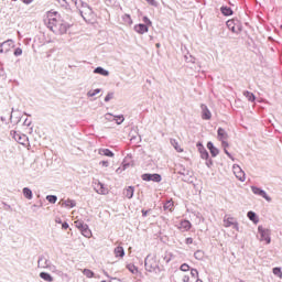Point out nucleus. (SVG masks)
Masks as SVG:
<instances>
[{"label":"nucleus","mask_w":282,"mask_h":282,"mask_svg":"<svg viewBox=\"0 0 282 282\" xmlns=\"http://www.w3.org/2000/svg\"><path fill=\"white\" fill-rule=\"evenodd\" d=\"M47 19H48V28L55 34H66L67 30H69V24H67V22L61 20V15H58V12L48 11Z\"/></svg>","instance_id":"obj_1"},{"label":"nucleus","mask_w":282,"mask_h":282,"mask_svg":"<svg viewBox=\"0 0 282 282\" xmlns=\"http://www.w3.org/2000/svg\"><path fill=\"white\" fill-rule=\"evenodd\" d=\"M62 228L64 230H67V228H69V224H67V223L62 224Z\"/></svg>","instance_id":"obj_57"},{"label":"nucleus","mask_w":282,"mask_h":282,"mask_svg":"<svg viewBox=\"0 0 282 282\" xmlns=\"http://www.w3.org/2000/svg\"><path fill=\"white\" fill-rule=\"evenodd\" d=\"M273 274L280 279H282L281 268H273Z\"/></svg>","instance_id":"obj_41"},{"label":"nucleus","mask_w":282,"mask_h":282,"mask_svg":"<svg viewBox=\"0 0 282 282\" xmlns=\"http://www.w3.org/2000/svg\"><path fill=\"white\" fill-rule=\"evenodd\" d=\"M133 193H135V189L133 188V186H128L126 189H123V195L128 199H132L133 198Z\"/></svg>","instance_id":"obj_19"},{"label":"nucleus","mask_w":282,"mask_h":282,"mask_svg":"<svg viewBox=\"0 0 282 282\" xmlns=\"http://www.w3.org/2000/svg\"><path fill=\"white\" fill-rule=\"evenodd\" d=\"M122 21L127 23V25H133V20L131 19V15L129 14H123L122 15Z\"/></svg>","instance_id":"obj_31"},{"label":"nucleus","mask_w":282,"mask_h":282,"mask_svg":"<svg viewBox=\"0 0 282 282\" xmlns=\"http://www.w3.org/2000/svg\"><path fill=\"white\" fill-rule=\"evenodd\" d=\"M75 6L86 23H91L93 21H96V13L87 2L83 0H75Z\"/></svg>","instance_id":"obj_2"},{"label":"nucleus","mask_w":282,"mask_h":282,"mask_svg":"<svg viewBox=\"0 0 282 282\" xmlns=\"http://www.w3.org/2000/svg\"><path fill=\"white\" fill-rule=\"evenodd\" d=\"M181 270H182V272H188L191 270V267L188 264L184 263L181 265Z\"/></svg>","instance_id":"obj_45"},{"label":"nucleus","mask_w":282,"mask_h":282,"mask_svg":"<svg viewBox=\"0 0 282 282\" xmlns=\"http://www.w3.org/2000/svg\"><path fill=\"white\" fill-rule=\"evenodd\" d=\"M164 210H170V213H173V208H174V204H173V200H167L165 204H164Z\"/></svg>","instance_id":"obj_30"},{"label":"nucleus","mask_w":282,"mask_h":282,"mask_svg":"<svg viewBox=\"0 0 282 282\" xmlns=\"http://www.w3.org/2000/svg\"><path fill=\"white\" fill-rule=\"evenodd\" d=\"M149 6H153L154 8H158V2L155 0H145Z\"/></svg>","instance_id":"obj_48"},{"label":"nucleus","mask_w":282,"mask_h":282,"mask_svg":"<svg viewBox=\"0 0 282 282\" xmlns=\"http://www.w3.org/2000/svg\"><path fill=\"white\" fill-rule=\"evenodd\" d=\"M100 166H104L105 169H107L109 166V161H101L99 162Z\"/></svg>","instance_id":"obj_50"},{"label":"nucleus","mask_w":282,"mask_h":282,"mask_svg":"<svg viewBox=\"0 0 282 282\" xmlns=\"http://www.w3.org/2000/svg\"><path fill=\"white\" fill-rule=\"evenodd\" d=\"M46 199L50 204H54L55 202H58V197H56L55 195H47Z\"/></svg>","instance_id":"obj_39"},{"label":"nucleus","mask_w":282,"mask_h":282,"mask_svg":"<svg viewBox=\"0 0 282 282\" xmlns=\"http://www.w3.org/2000/svg\"><path fill=\"white\" fill-rule=\"evenodd\" d=\"M251 191L253 195H259L260 197H263L267 202H271L270 196H268V193L265 191L257 187V186H251Z\"/></svg>","instance_id":"obj_11"},{"label":"nucleus","mask_w":282,"mask_h":282,"mask_svg":"<svg viewBox=\"0 0 282 282\" xmlns=\"http://www.w3.org/2000/svg\"><path fill=\"white\" fill-rule=\"evenodd\" d=\"M105 118H106V120H108V122H113V118H116V116H113L111 113H106Z\"/></svg>","instance_id":"obj_44"},{"label":"nucleus","mask_w":282,"mask_h":282,"mask_svg":"<svg viewBox=\"0 0 282 282\" xmlns=\"http://www.w3.org/2000/svg\"><path fill=\"white\" fill-rule=\"evenodd\" d=\"M98 94H100V88H96L94 90H88L87 98H94V96H98Z\"/></svg>","instance_id":"obj_32"},{"label":"nucleus","mask_w":282,"mask_h":282,"mask_svg":"<svg viewBox=\"0 0 282 282\" xmlns=\"http://www.w3.org/2000/svg\"><path fill=\"white\" fill-rule=\"evenodd\" d=\"M56 223H57V224H61V220L56 219Z\"/></svg>","instance_id":"obj_62"},{"label":"nucleus","mask_w":282,"mask_h":282,"mask_svg":"<svg viewBox=\"0 0 282 282\" xmlns=\"http://www.w3.org/2000/svg\"><path fill=\"white\" fill-rule=\"evenodd\" d=\"M197 147H199L198 150H199L202 160H208V151H206V149H204V147L200 143H198Z\"/></svg>","instance_id":"obj_26"},{"label":"nucleus","mask_w":282,"mask_h":282,"mask_svg":"<svg viewBox=\"0 0 282 282\" xmlns=\"http://www.w3.org/2000/svg\"><path fill=\"white\" fill-rule=\"evenodd\" d=\"M75 228H78V230H82L85 224L82 220H76L75 223Z\"/></svg>","instance_id":"obj_43"},{"label":"nucleus","mask_w":282,"mask_h":282,"mask_svg":"<svg viewBox=\"0 0 282 282\" xmlns=\"http://www.w3.org/2000/svg\"><path fill=\"white\" fill-rule=\"evenodd\" d=\"M156 47H160V44H156Z\"/></svg>","instance_id":"obj_64"},{"label":"nucleus","mask_w":282,"mask_h":282,"mask_svg":"<svg viewBox=\"0 0 282 282\" xmlns=\"http://www.w3.org/2000/svg\"><path fill=\"white\" fill-rule=\"evenodd\" d=\"M113 254L116 258H120L122 259V257H124V248L122 247H116L115 250H113Z\"/></svg>","instance_id":"obj_24"},{"label":"nucleus","mask_w":282,"mask_h":282,"mask_svg":"<svg viewBox=\"0 0 282 282\" xmlns=\"http://www.w3.org/2000/svg\"><path fill=\"white\" fill-rule=\"evenodd\" d=\"M14 47V41L13 40H7L2 43H0V54H8L10 50Z\"/></svg>","instance_id":"obj_8"},{"label":"nucleus","mask_w":282,"mask_h":282,"mask_svg":"<svg viewBox=\"0 0 282 282\" xmlns=\"http://www.w3.org/2000/svg\"><path fill=\"white\" fill-rule=\"evenodd\" d=\"M83 274L85 276H87V279H94V271L89 270V269H84L83 270Z\"/></svg>","instance_id":"obj_37"},{"label":"nucleus","mask_w":282,"mask_h":282,"mask_svg":"<svg viewBox=\"0 0 282 282\" xmlns=\"http://www.w3.org/2000/svg\"><path fill=\"white\" fill-rule=\"evenodd\" d=\"M124 169H127V165H123V169H121V167L117 169L116 173H122V171H124Z\"/></svg>","instance_id":"obj_58"},{"label":"nucleus","mask_w":282,"mask_h":282,"mask_svg":"<svg viewBox=\"0 0 282 282\" xmlns=\"http://www.w3.org/2000/svg\"><path fill=\"white\" fill-rule=\"evenodd\" d=\"M10 135L15 140V142H19V144H25V142H28V135L21 134L17 131H11Z\"/></svg>","instance_id":"obj_9"},{"label":"nucleus","mask_w":282,"mask_h":282,"mask_svg":"<svg viewBox=\"0 0 282 282\" xmlns=\"http://www.w3.org/2000/svg\"><path fill=\"white\" fill-rule=\"evenodd\" d=\"M207 149L210 151V154L213 155V158H217V155H219V150L215 148L213 142L207 143Z\"/></svg>","instance_id":"obj_20"},{"label":"nucleus","mask_w":282,"mask_h":282,"mask_svg":"<svg viewBox=\"0 0 282 282\" xmlns=\"http://www.w3.org/2000/svg\"><path fill=\"white\" fill-rule=\"evenodd\" d=\"M21 54H23V50L21 47L15 48L14 56H21Z\"/></svg>","instance_id":"obj_47"},{"label":"nucleus","mask_w":282,"mask_h":282,"mask_svg":"<svg viewBox=\"0 0 282 282\" xmlns=\"http://www.w3.org/2000/svg\"><path fill=\"white\" fill-rule=\"evenodd\" d=\"M196 282H203L202 280H197Z\"/></svg>","instance_id":"obj_63"},{"label":"nucleus","mask_w":282,"mask_h":282,"mask_svg":"<svg viewBox=\"0 0 282 282\" xmlns=\"http://www.w3.org/2000/svg\"><path fill=\"white\" fill-rule=\"evenodd\" d=\"M202 118L203 120H210L213 118L210 110L205 105H202Z\"/></svg>","instance_id":"obj_16"},{"label":"nucleus","mask_w":282,"mask_h":282,"mask_svg":"<svg viewBox=\"0 0 282 282\" xmlns=\"http://www.w3.org/2000/svg\"><path fill=\"white\" fill-rule=\"evenodd\" d=\"M170 143L172 144V147L175 149V151L177 153H184V149H182V147L180 145V142H177V140L171 139Z\"/></svg>","instance_id":"obj_21"},{"label":"nucleus","mask_w":282,"mask_h":282,"mask_svg":"<svg viewBox=\"0 0 282 282\" xmlns=\"http://www.w3.org/2000/svg\"><path fill=\"white\" fill-rule=\"evenodd\" d=\"M99 155H105L106 158H113V153L109 149H99L98 150Z\"/></svg>","instance_id":"obj_25"},{"label":"nucleus","mask_w":282,"mask_h":282,"mask_svg":"<svg viewBox=\"0 0 282 282\" xmlns=\"http://www.w3.org/2000/svg\"><path fill=\"white\" fill-rule=\"evenodd\" d=\"M180 174L183 175V182H193V172L183 170V172H180Z\"/></svg>","instance_id":"obj_17"},{"label":"nucleus","mask_w":282,"mask_h":282,"mask_svg":"<svg viewBox=\"0 0 282 282\" xmlns=\"http://www.w3.org/2000/svg\"><path fill=\"white\" fill-rule=\"evenodd\" d=\"M218 140L220 142L228 140V133L223 128H218Z\"/></svg>","instance_id":"obj_22"},{"label":"nucleus","mask_w":282,"mask_h":282,"mask_svg":"<svg viewBox=\"0 0 282 282\" xmlns=\"http://www.w3.org/2000/svg\"><path fill=\"white\" fill-rule=\"evenodd\" d=\"M227 28L234 34H239V32H241V22H239V20H228Z\"/></svg>","instance_id":"obj_6"},{"label":"nucleus","mask_w":282,"mask_h":282,"mask_svg":"<svg viewBox=\"0 0 282 282\" xmlns=\"http://www.w3.org/2000/svg\"><path fill=\"white\" fill-rule=\"evenodd\" d=\"M141 178L143 182H162V175L160 174H143Z\"/></svg>","instance_id":"obj_10"},{"label":"nucleus","mask_w":282,"mask_h":282,"mask_svg":"<svg viewBox=\"0 0 282 282\" xmlns=\"http://www.w3.org/2000/svg\"><path fill=\"white\" fill-rule=\"evenodd\" d=\"M144 265H145L147 272H155V274H158V272L161 271L160 262L155 257L148 256L144 260Z\"/></svg>","instance_id":"obj_3"},{"label":"nucleus","mask_w":282,"mask_h":282,"mask_svg":"<svg viewBox=\"0 0 282 282\" xmlns=\"http://www.w3.org/2000/svg\"><path fill=\"white\" fill-rule=\"evenodd\" d=\"M59 204H62L64 208H76V200L74 199H62Z\"/></svg>","instance_id":"obj_15"},{"label":"nucleus","mask_w":282,"mask_h":282,"mask_svg":"<svg viewBox=\"0 0 282 282\" xmlns=\"http://www.w3.org/2000/svg\"><path fill=\"white\" fill-rule=\"evenodd\" d=\"M143 23L147 25V28H151L153 25V22H151V19L149 17H143Z\"/></svg>","instance_id":"obj_42"},{"label":"nucleus","mask_w":282,"mask_h":282,"mask_svg":"<svg viewBox=\"0 0 282 282\" xmlns=\"http://www.w3.org/2000/svg\"><path fill=\"white\" fill-rule=\"evenodd\" d=\"M183 281L188 282V276H184Z\"/></svg>","instance_id":"obj_60"},{"label":"nucleus","mask_w":282,"mask_h":282,"mask_svg":"<svg viewBox=\"0 0 282 282\" xmlns=\"http://www.w3.org/2000/svg\"><path fill=\"white\" fill-rule=\"evenodd\" d=\"M224 151H225L226 155H228V158H229L230 160H234V161H235V158L232 156V154H230V152H228V150H227L226 148L224 149Z\"/></svg>","instance_id":"obj_52"},{"label":"nucleus","mask_w":282,"mask_h":282,"mask_svg":"<svg viewBox=\"0 0 282 282\" xmlns=\"http://www.w3.org/2000/svg\"><path fill=\"white\" fill-rule=\"evenodd\" d=\"M223 226L225 228H234V230H237L239 232V223L235 217L226 215L223 219Z\"/></svg>","instance_id":"obj_5"},{"label":"nucleus","mask_w":282,"mask_h":282,"mask_svg":"<svg viewBox=\"0 0 282 282\" xmlns=\"http://www.w3.org/2000/svg\"><path fill=\"white\" fill-rule=\"evenodd\" d=\"M191 275L194 276V278L199 276V272L196 269H192L191 270Z\"/></svg>","instance_id":"obj_49"},{"label":"nucleus","mask_w":282,"mask_h":282,"mask_svg":"<svg viewBox=\"0 0 282 282\" xmlns=\"http://www.w3.org/2000/svg\"><path fill=\"white\" fill-rule=\"evenodd\" d=\"M95 191H96V193H98V195H108L109 194V188H107L105 186V184H102V183H97L95 186Z\"/></svg>","instance_id":"obj_13"},{"label":"nucleus","mask_w":282,"mask_h":282,"mask_svg":"<svg viewBox=\"0 0 282 282\" xmlns=\"http://www.w3.org/2000/svg\"><path fill=\"white\" fill-rule=\"evenodd\" d=\"M83 237H86L87 239H90L91 237V229H89V226L85 224L82 229H79Z\"/></svg>","instance_id":"obj_18"},{"label":"nucleus","mask_w":282,"mask_h":282,"mask_svg":"<svg viewBox=\"0 0 282 282\" xmlns=\"http://www.w3.org/2000/svg\"><path fill=\"white\" fill-rule=\"evenodd\" d=\"M224 151H225L226 155H228V158H229L230 160H234V161H235V158L232 156V154H230V152H228V150H227L226 148L224 149Z\"/></svg>","instance_id":"obj_53"},{"label":"nucleus","mask_w":282,"mask_h":282,"mask_svg":"<svg viewBox=\"0 0 282 282\" xmlns=\"http://www.w3.org/2000/svg\"><path fill=\"white\" fill-rule=\"evenodd\" d=\"M221 147L224 148V149H228V141H221Z\"/></svg>","instance_id":"obj_56"},{"label":"nucleus","mask_w":282,"mask_h":282,"mask_svg":"<svg viewBox=\"0 0 282 282\" xmlns=\"http://www.w3.org/2000/svg\"><path fill=\"white\" fill-rule=\"evenodd\" d=\"M185 243L186 246H191L193 243V238H186Z\"/></svg>","instance_id":"obj_54"},{"label":"nucleus","mask_w":282,"mask_h":282,"mask_svg":"<svg viewBox=\"0 0 282 282\" xmlns=\"http://www.w3.org/2000/svg\"><path fill=\"white\" fill-rule=\"evenodd\" d=\"M23 124H24V127H30L32 124V120L25 119Z\"/></svg>","instance_id":"obj_51"},{"label":"nucleus","mask_w":282,"mask_h":282,"mask_svg":"<svg viewBox=\"0 0 282 282\" xmlns=\"http://www.w3.org/2000/svg\"><path fill=\"white\" fill-rule=\"evenodd\" d=\"M134 32H137V34H147V32H149V26H147L145 24H135L133 26Z\"/></svg>","instance_id":"obj_14"},{"label":"nucleus","mask_w":282,"mask_h":282,"mask_svg":"<svg viewBox=\"0 0 282 282\" xmlns=\"http://www.w3.org/2000/svg\"><path fill=\"white\" fill-rule=\"evenodd\" d=\"M143 216L147 217V212H143Z\"/></svg>","instance_id":"obj_61"},{"label":"nucleus","mask_w":282,"mask_h":282,"mask_svg":"<svg viewBox=\"0 0 282 282\" xmlns=\"http://www.w3.org/2000/svg\"><path fill=\"white\" fill-rule=\"evenodd\" d=\"M232 173L235 177L239 180V182H246V172L238 164L232 165Z\"/></svg>","instance_id":"obj_7"},{"label":"nucleus","mask_w":282,"mask_h":282,"mask_svg":"<svg viewBox=\"0 0 282 282\" xmlns=\"http://www.w3.org/2000/svg\"><path fill=\"white\" fill-rule=\"evenodd\" d=\"M40 278L43 279V281L52 282L54 281V278L50 273L41 272Z\"/></svg>","instance_id":"obj_29"},{"label":"nucleus","mask_w":282,"mask_h":282,"mask_svg":"<svg viewBox=\"0 0 282 282\" xmlns=\"http://www.w3.org/2000/svg\"><path fill=\"white\" fill-rule=\"evenodd\" d=\"M113 121L117 123V124H122V122H124V116L120 115V116H115L113 117Z\"/></svg>","instance_id":"obj_38"},{"label":"nucleus","mask_w":282,"mask_h":282,"mask_svg":"<svg viewBox=\"0 0 282 282\" xmlns=\"http://www.w3.org/2000/svg\"><path fill=\"white\" fill-rule=\"evenodd\" d=\"M113 98V93H108L107 96L105 97V102H109Z\"/></svg>","instance_id":"obj_46"},{"label":"nucleus","mask_w":282,"mask_h":282,"mask_svg":"<svg viewBox=\"0 0 282 282\" xmlns=\"http://www.w3.org/2000/svg\"><path fill=\"white\" fill-rule=\"evenodd\" d=\"M43 261H45V259H40V260L37 261L39 268H45V265H43Z\"/></svg>","instance_id":"obj_55"},{"label":"nucleus","mask_w":282,"mask_h":282,"mask_svg":"<svg viewBox=\"0 0 282 282\" xmlns=\"http://www.w3.org/2000/svg\"><path fill=\"white\" fill-rule=\"evenodd\" d=\"M94 74H100V76H109V70L102 67H97L95 68Z\"/></svg>","instance_id":"obj_27"},{"label":"nucleus","mask_w":282,"mask_h":282,"mask_svg":"<svg viewBox=\"0 0 282 282\" xmlns=\"http://www.w3.org/2000/svg\"><path fill=\"white\" fill-rule=\"evenodd\" d=\"M176 228L181 230V232H188V230L193 228V225L188 220H181Z\"/></svg>","instance_id":"obj_12"},{"label":"nucleus","mask_w":282,"mask_h":282,"mask_svg":"<svg viewBox=\"0 0 282 282\" xmlns=\"http://www.w3.org/2000/svg\"><path fill=\"white\" fill-rule=\"evenodd\" d=\"M272 230L263 227L262 225L258 226V239L259 241H265L267 245L272 243Z\"/></svg>","instance_id":"obj_4"},{"label":"nucleus","mask_w":282,"mask_h":282,"mask_svg":"<svg viewBox=\"0 0 282 282\" xmlns=\"http://www.w3.org/2000/svg\"><path fill=\"white\" fill-rule=\"evenodd\" d=\"M220 12L224 14V17H231L232 9H230V7H221Z\"/></svg>","instance_id":"obj_28"},{"label":"nucleus","mask_w":282,"mask_h":282,"mask_svg":"<svg viewBox=\"0 0 282 282\" xmlns=\"http://www.w3.org/2000/svg\"><path fill=\"white\" fill-rule=\"evenodd\" d=\"M127 270H129L131 274H138V267H135L134 264H128Z\"/></svg>","instance_id":"obj_36"},{"label":"nucleus","mask_w":282,"mask_h":282,"mask_svg":"<svg viewBox=\"0 0 282 282\" xmlns=\"http://www.w3.org/2000/svg\"><path fill=\"white\" fill-rule=\"evenodd\" d=\"M23 195H24V197H26V199H32V189L24 187Z\"/></svg>","instance_id":"obj_35"},{"label":"nucleus","mask_w":282,"mask_h":282,"mask_svg":"<svg viewBox=\"0 0 282 282\" xmlns=\"http://www.w3.org/2000/svg\"><path fill=\"white\" fill-rule=\"evenodd\" d=\"M23 3H25L26 6H30V3H32V0H22Z\"/></svg>","instance_id":"obj_59"},{"label":"nucleus","mask_w":282,"mask_h":282,"mask_svg":"<svg viewBox=\"0 0 282 282\" xmlns=\"http://www.w3.org/2000/svg\"><path fill=\"white\" fill-rule=\"evenodd\" d=\"M194 257H195V259H197L198 261H202V259H204V251H200V250L196 251V252L194 253Z\"/></svg>","instance_id":"obj_40"},{"label":"nucleus","mask_w":282,"mask_h":282,"mask_svg":"<svg viewBox=\"0 0 282 282\" xmlns=\"http://www.w3.org/2000/svg\"><path fill=\"white\" fill-rule=\"evenodd\" d=\"M243 96L249 100V102H254V100H256L254 94H252L250 91H245Z\"/></svg>","instance_id":"obj_33"},{"label":"nucleus","mask_w":282,"mask_h":282,"mask_svg":"<svg viewBox=\"0 0 282 282\" xmlns=\"http://www.w3.org/2000/svg\"><path fill=\"white\" fill-rule=\"evenodd\" d=\"M247 217L248 219H250V221H252L253 224H259V216H257V214L254 212H248L247 213Z\"/></svg>","instance_id":"obj_23"},{"label":"nucleus","mask_w":282,"mask_h":282,"mask_svg":"<svg viewBox=\"0 0 282 282\" xmlns=\"http://www.w3.org/2000/svg\"><path fill=\"white\" fill-rule=\"evenodd\" d=\"M58 6H61V8H64V10H69V3L67 2V0H56Z\"/></svg>","instance_id":"obj_34"}]
</instances>
